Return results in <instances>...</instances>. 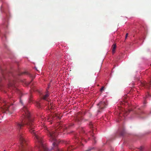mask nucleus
<instances>
[{"label": "nucleus", "mask_w": 151, "mask_h": 151, "mask_svg": "<svg viewBox=\"0 0 151 151\" xmlns=\"http://www.w3.org/2000/svg\"><path fill=\"white\" fill-rule=\"evenodd\" d=\"M22 111L23 115L22 118L20 121L15 123V127L17 131H20L25 124L26 125L29 132L33 135L34 139L39 144L38 146L39 150L40 151H48L47 148L43 143L42 137L35 129L36 125L34 122L33 118L31 116L27 108L24 106Z\"/></svg>", "instance_id": "obj_1"}, {"label": "nucleus", "mask_w": 151, "mask_h": 151, "mask_svg": "<svg viewBox=\"0 0 151 151\" xmlns=\"http://www.w3.org/2000/svg\"><path fill=\"white\" fill-rule=\"evenodd\" d=\"M63 130V129H58L57 130L55 129H52L51 128L47 129L46 130V132L50 138V140L53 141L54 142L52 143L53 145L56 147L58 145V143L56 139L58 133L61 132Z\"/></svg>", "instance_id": "obj_2"}, {"label": "nucleus", "mask_w": 151, "mask_h": 151, "mask_svg": "<svg viewBox=\"0 0 151 151\" xmlns=\"http://www.w3.org/2000/svg\"><path fill=\"white\" fill-rule=\"evenodd\" d=\"M0 72L1 73L2 77L0 78V89H1V87L2 85V83H4L6 80V78L8 77V74L5 75L4 73V70L0 67Z\"/></svg>", "instance_id": "obj_3"}, {"label": "nucleus", "mask_w": 151, "mask_h": 151, "mask_svg": "<svg viewBox=\"0 0 151 151\" xmlns=\"http://www.w3.org/2000/svg\"><path fill=\"white\" fill-rule=\"evenodd\" d=\"M97 107L98 108V112H100L102 110L106 108L107 105V103L104 101H100L97 104Z\"/></svg>", "instance_id": "obj_4"}, {"label": "nucleus", "mask_w": 151, "mask_h": 151, "mask_svg": "<svg viewBox=\"0 0 151 151\" xmlns=\"http://www.w3.org/2000/svg\"><path fill=\"white\" fill-rule=\"evenodd\" d=\"M82 135L81 134H77L75 136V139L76 142L77 143H78L79 145H83V144L81 143V141H82V142L83 141H86L85 139H82Z\"/></svg>", "instance_id": "obj_5"}, {"label": "nucleus", "mask_w": 151, "mask_h": 151, "mask_svg": "<svg viewBox=\"0 0 151 151\" xmlns=\"http://www.w3.org/2000/svg\"><path fill=\"white\" fill-rule=\"evenodd\" d=\"M81 112H79L78 115L77 116L75 119V122L78 124H81L82 120V118L81 115H82Z\"/></svg>", "instance_id": "obj_6"}, {"label": "nucleus", "mask_w": 151, "mask_h": 151, "mask_svg": "<svg viewBox=\"0 0 151 151\" xmlns=\"http://www.w3.org/2000/svg\"><path fill=\"white\" fill-rule=\"evenodd\" d=\"M56 114H54L53 115H49L48 116H47V118H46L45 120H47L48 122H51L53 120V119L56 116Z\"/></svg>", "instance_id": "obj_7"}, {"label": "nucleus", "mask_w": 151, "mask_h": 151, "mask_svg": "<svg viewBox=\"0 0 151 151\" xmlns=\"http://www.w3.org/2000/svg\"><path fill=\"white\" fill-rule=\"evenodd\" d=\"M7 81L8 82L7 84L8 87L9 88L11 87L13 88L14 84V81L12 80H9V79H8Z\"/></svg>", "instance_id": "obj_8"}, {"label": "nucleus", "mask_w": 151, "mask_h": 151, "mask_svg": "<svg viewBox=\"0 0 151 151\" xmlns=\"http://www.w3.org/2000/svg\"><path fill=\"white\" fill-rule=\"evenodd\" d=\"M49 94L48 92L47 93H46L42 97V99L48 101V98L49 96Z\"/></svg>", "instance_id": "obj_9"}, {"label": "nucleus", "mask_w": 151, "mask_h": 151, "mask_svg": "<svg viewBox=\"0 0 151 151\" xmlns=\"http://www.w3.org/2000/svg\"><path fill=\"white\" fill-rule=\"evenodd\" d=\"M151 83H144L143 84V86L145 87V88H149L150 87Z\"/></svg>", "instance_id": "obj_10"}, {"label": "nucleus", "mask_w": 151, "mask_h": 151, "mask_svg": "<svg viewBox=\"0 0 151 151\" xmlns=\"http://www.w3.org/2000/svg\"><path fill=\"white\" fill-rule=\"evenodd\" d=\"M116 47V44H114L112 46V52L114 54L115 52V50Z\"/></svg>", "instance_id": "obj_11"}, {"label": "nucleus", "mask_w": 151, "mask_h": 151, "mask_svg": "<svg viewBox=\"0 0 151 151\" xmlns=\"http://www.w3.org/2000/svg\"><path fill=\"white\" fill-rule=\"evenodd\" d=\"M53 105V104L52 103H50V105H49L48 106V109H52V106Z\"/></svg>", "instance_id": "obj_12"}, {"label": "nucleus", "mask_w": 151, "mask_h": 151, "mask_svg": "<svg viewBox=\"0 0 151 151\" xmlns=\"http://www.w3.org/2000/svg\"><path fill=\"white\" fill-rule=\"evenodd\" d=\"M73 145H71L70 147H69L68 148V150L70 151L73 149L74 148L73 147Z\"/></svg>", "instance_id": "obj_13"}, {"label": "nucleus", "mask_w": 151, "mask_h": 151, "mask_svg": "<svg viewBox=\"0 0 151 151\" xmlns=\"http://www.w3.org/2000/svg\"><path fill=\"white\" fill-rule=\"evenodd\" d=\"M92 139H93V140L94 141V143H96V140H95V139H96V137H94V136L93 135H92Z\"/></svg>", "instance_id": "obj_14"}, {"label": "nucleus", "mask_w": 151, "mask_h": 151, "mask_svg": "<svg viewBox=\"0 0 151 151\" xmlns=\"http://www.w3.org/2000/svg\"><path fill=\"white\" fill-rule=\"evenodd\" d=\"M55 151H65L63 150L62 149H60L58 148H56V150H55Z\"/></svg>", "instance_id": "obj_15"}, {"label": "nucleus", "mask_w": 151, "mask_h": 151, "mask_svg": "<svg viewBox=\"0 0 151 151\" xmlns=\"http://www.w3.org/2000/svg\"><path fill=\"white\" fill-rule=\"evenodd\" d=\"M22 74H25L28 75H29L30 76V74L28 72H25L22 73Z\"/></svg>", "instance_id": "obj_16"}, {"label": "nucleus", "mask_w": 151, "mask_h": 151, "mask_svg": "<svg viewBox=\"0 0 151 151\" xmlns=\"http://www.w3.org/2000/svg\"><path fill=\"white\" fill-rule=\"evenodd\" d=\"M104 87L103 86L100 89V91L102 92L104 90Z\"/></svg>", "instance_id": "obj_17"}, {"label": "nucleus", "mask_w": 151, "mask_h": 151, "mask_svg": "<svg viewBox=\"0 0 151 151\" xmlns=\"http://www.w3.org/2000/svg\"><path fill=\"white\" fill-rule=\"evenodd\" d=\"M139 151H143V147H141L139 148Z\"/></svg>", "instance_id": "obj_18"}, {"label": "nucleus", "mask_w": 151, "mask_h": 151, "mask_svg": "<svg viewBox=\"0 0 151 151\" xmlns=\"http://www.w3.org/2000/svg\"><path fill=\"white\" fill-rule=\"evenodd\" d=\"M84 132H85V130H84V129H83V128H82L81 130V132L83 133H84Z\"/></svg>", "instance_id": "obj_19"}, {"label": "nucleus", "mask_w": 151, "mask_h": 151, "mask_svg": "<svg viewBox=\"0 0 151 151\" xmlns=\"http://www.w3.org/2000/svg\"><path fill=\"white\" fill-rule=\"evenodd\" d=\"M124 131H123V132L121 133L120 134L122 136L124 134Z\"/></svg>", "instance_id": "obj_20"}, {"label": "nucleus", "mask_w": 151, "mask_h": 151, "mask_svg": "<svg viewBox=\"0 0 151 151\" xmlns=\"http://www.w3.org/2000/svg\"><path fill=\"white\" fill-rule=\"evenodd\" d=\"M37 107L39 108H40V104H39V103H38L37 104Z\"/></svg>", "instance_id": "obj_21"}, {"label": "nucleus", "mask_w": 151, "mask_h": 151, "mask_svg": "<svg viewBox=\"0 0 151 151\" xmlns=\"http://www.w3.org/2000/svg\"><path fill=\"white\" fill-rule=\"evenodd\" d=\"M92 149V148H89V149H88L87 150H86L85 151H90Z\"/></svg>", "instance_id": "obj_22"}, {"label": "nucleus", "mask_w": 151, "mask_h": 151, "mask_svg": "<svg viewBox=\"0 0 151 151\" xmlns=\"http://www.w3.org/2000/svg\"><path fill=\"white\" fill-rule=\"evenodd\" d=\"M16 91H17V92H18L19 93H21V92L17 89H16Z\"/></svg>", "instance_id": "obj_23"}, {"label": "nucleus", "mask_w": 151, "mask_h": 151, "mask_svg": "<svg viewBox=\"0 0 151 151\" xmlns=\"http://www.w3.org/2000/svg\"><path fill=\"white\" fill-rule=\"evenodd\" d=\"M121 114H122V113H121V114H119V119H120V117H121Z\"/></svg>", "instance_id": "obj_24"}, {"label": "nucleus", "mask_w": 151, "mask_h": 151, "mask_svg": "<svg viewBox=\"0 0 151 151\" xmlns=\"http://www.w3.org/2000/svg\"><path fill=\"white\" fill-rule=\"evenodd\" d=\"M128 33H127L126 35V37H125V38H126L127 36V35H128Z\"/></svg>", "instance_id": "obj_25"}, {"label": "nucleus", "mask_w": 151, "mask_h": 151, "mask_svg": "<svg viewBox=\"0 0 151 151\" xmlns=\"http://www.w3.org/2000/svg\"><path fill=\"white\" fill-rule=\"evenodd\" d=\"M91 127H92L93 128V125H92V124H91Z\"/></svg>", "instance_id": "obj_26"}, {"label": "nucleus", "mask_w": 151, "mask_h": 151, "mask_svg": "<svg viewBox=\"0 0 151 151\" xmlns=\"http://www.w3.org/2000/svg\"><path fill=\"white\" fill-rule=\"evenodd\" d=\"M44 120H42V122H41L42 123H43L44 124Z\"/></svg>", "instance_id": "obj_27"}, {"label": "nucleus", "mask_w": 151, "mask_h": 151, "mask_svg": "<svg viewBox=\"0 0 151 151\" xmlns=\"http://www.w3.org/2000/svg\"><path fill=\"white\" fill-rule=\"evenodd\" d=\"M41 119H43V118L42 117H41Z\"/></svg>", "instance_id": "obj_28"}, {"label": "nucleus", "mask_w": 151, "mask_h": 151, "mask_svg": "<svg viewBox=\"0 0 151 151\" xmlns=\"http://www.w3.org/2000/svg\"><path fill=\"white\" fill-rule=\"evenodd\" d=\"M125 116H126V115H125V114H124V117H125Z\"/></svg>", "instance_id": "obj_29"}, {"label": "nucleus", "mask_w": 151, "mask_h": 151, "mask_svg": "<svg viewBox=\"0 0 151 151\" xmlns=\"http://www.w3.org/2000/svg\"><path fill=\"white\" fill-rule=\"evenodd\" d=\"M146 97L147 98V95H146Z\"/></svg>", "instance_id": "obj_30"}, {"label": "nucleus", "mask_w": 151, "mask_h": 151, "mask_svg": "<svg viewBox=\"0 0 151 151\" xmlns=\"http://www.w3.org/2000/svg\"><path fill=\"white\" fill-rule=\"evenodd\" d=\"M124 112H123V113H122L123 114H124Z\"/></svg>", "instance_id": "obj_31"}, {"label": "nucleus", "mask_w": 151, "mask_h": 151, "mask_svg": "<svg viewBox=\"0 0 151 151\" xmlns=\"http://www.w3.org/2000/svg\"><path fill=\"white\" fill-rule=\"evenodd\" d=\"M148 96H150V94H148Z\"/></svg>", "instance_id": "obj_32"}, {"label": "nucleus", "mask_w": 151, "mask_h": 151, "mask_svg": "<svg viewBox=\"0 0 151 151\" xmlns=\"http://www.w3.org/2000/svg\"><path fill=\"white\" fill-rule=\"evenodd\" d=\"M20 101V102H21L22 103V101H21V100Z\"/></svg>", "instance_id": "obj_33"}, {"label": "nucleus", "mask_w": 151, "mask_h": 151, "mask_svg": "<svg viewBox=\"0 0 151 151\" xmlns=\"http://www.w3.org/2000/svg\"><path fill=\"white\" fill-rule=\"evenodd\" d=\"M30 101H29V102H31V100H29Z\"/></svg>", "instance_id": "obj_34"}, {"label": "nucleus", "mask_w": 151, "mask_h": 151, "mask_svg": "<svg viewBox=\"0 0 151 151\" xmlns=\"http://www.w3.org/2000/svg\"><path fill=\"white\" fill-rule=\"evenodd\" d=\"M94 130H93V132H94Z\"/></svg>", "instance_id": "obj_35"}, {"label": "nucleus", "mask_w": 151, "mask_h": 151, "mask_svg": "<svg viewBox=\"0 0 151 151\" xmlns=\"http://www.w3.org/2000/svg\"><path fill=\"white\" fill-rule=\"evenodd\" d=\"M4 151H6L5 150H4Z\"/></svg>", "instance_id": "obj_36"}]
</instances>
